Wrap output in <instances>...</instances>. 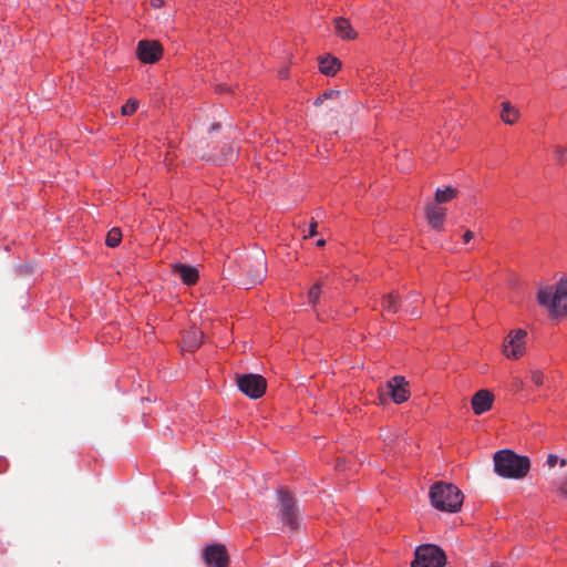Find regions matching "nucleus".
Segmentation results:
<instances>
[{
	"label": "nucleus",
	"mask_w": 567,
	"mask_h": 567,
	"mask_svg": "<svg viewBox=\"0 0 567 567\" xmlns=\"http://www.w3.org/2000/svg\"><path fill=\"white\" fill-rule=\"evenodd\" d=\"M138 106V102L136 100H128L121 109L122 114L125 116L132 115Z\"/></svg>",
	"instance_id": "393cba45"
},
{
	"label": "nucleus",
	"mask_w": 567,
	"mask_h": 567,
	"mask_svg": "<svg viewBox=\"0 0 567 567\" xmlns=\"http://www.w3.org/2000/svg\"><path fill=\"white\" fill-rule=\"evenodd\" d=\"M537 301L547 308L553 318L567 316V276L561 277L555 287L544 286L537 292Z\"/></svg>",
	"instance_id": "f03ea898"
},
{
	"label": "nucleus",
	"mask_w": 567,
	"mask_h": 567,
	"mask_svg": "<svg viewBox=\"0 0 567 567\" xmlns=\"http://www.w3.org/2000/svg\"><path fill=\"white\" fill-rule=\"evenodd\" d=\"M163 53V48L157 41L143 40L137 45V56L144 63H155Z\"/></svg>",
	"instance_id": "9b49d317"
},
{
	"label": "nucleus",
	"mask_w": 567,
	"mask_h": 567,
	"mask_svg": "<svg viewBox=\"0 0 567 567\" xmlns=\"http://www.w3.org/2000/svg\"><path fill=\"white\" fill-rule=\"evenodd\" d=\"M316 245L318 247H323L326 245V240L324 239H319Z\"/></svg>",
	"instance_id": "c9c22d12"
},
{
	"label": "nucleus",
	"mask_w": 567,
	"mask_h": 567,
	"mask_svg": "<svg viewBox=\"0 0 567 567\" xmlns=\"http://www.w3.org/2000/svg\"><path fill=\"white\" fill-rule=\"evenodd\" d=\"M414 556L411 567H444L446 564L445 553L433 544L420 545Z\"/></svg>",
	"instance_id": "39448f33"
},
{
	"label": "nucleus",
	"mask_w": 567,
	"mask_h": 567,
	"mask_svg": "<svg viewBox=\"0 0 567 567\" xmlns=\"http://www.w3.org/2000/svg\"><path fill=\"white\" fill-rule=\"evenodd\" d=\"M380 436L388 445H392L396 441V437L391 433L390 430H381Z\"/></svg>",
	"instance_id": "bb28decb"
},
{
	"label": "nucleus",
	"mask_w": 567,
	"mask_h": 567,
	"mask_svg": "<svg viewBox=\"0 0 567 567\" xmlns=\"http://www.w3.org/2000/svg\"><path fill=\"white\" fill-rule=\"evenodd\" d=\"M122 240V231L120 228H112L111 230H109L107 235H106V239H105V244L109 246V247H117L120 245Z\"/></svg>",
	"instance_id": "4be33fe9"
},
{
	"label": "nucleus",
	"mask_w": 567,
	"mask_h": 567,
	"mask_svg": "<svg viewBox=\"0 0 567 567\" xmlns=\"http://www.w3.org/2000/svg\"><path fill=\"white\" fill-rule=\"evenodd\" d=\"M457 195V189L454 187H446L444 189L437 188L435 192V202L437 204L447 203Z\"/></svg>",
	"instance_id": "aec40b11"
},
{
	"label": "nucleus",
	"mask_w": 567,
	"mask_h": 567,
	"mask_svg": "<svg viewBox=\"0 0 567 567\" xmlns=\"http://www.w3.org/2000/svg\"><path fill=\"white\" fill-rule=\"evenodd\" d=\"M203 559L207 567H228L229 556L225 545L213 544L205 547Z\"/></svg>",
	"instance_id": "1a4fd4ad"
},
{
	"label": "nucleus",
	"mask_w": 567,
	"mask_h": 567,
	"mask_svg": "<svg viewBox=\"0 0 567 567\" xmlns=\"http://www.w3.org/2000/svg\"><path fill=\"white\" fill-rule=\"evenodd\" d=\"M336 33L343 40H353L357 38V32L352 29L350 22L342 18L334 19Z\"/></svg>",
	"instance_id": "f3484780"
},
{
	"label": "nucleus",
	"mask_w": 567,
	"mask_h": 567,
	"mask_svg": "<svg viewBox=\"0 0 567 567\" xmlns=\"http://www.w3.org/2000/svg\"><path fill=\"white\" fill-rule=\"evenodd\" d=\"M203 336L204 333L202 331L195 327H190L183 334L182 351H196L203 342Z\"/></svg>",
	"instance_id": "ddd939ff"
},
{
	"label": "nucleus",
	"mask_w": 567,
	"mask_h": 567,
	"mask_svg": "<svg viewBox=\"0 0 567 567\" xmlns=\"http://www.w3.org/2000/svg\"><path fill=\"white\" fill-rule=\"evenodd\" d=\"M530 379H532L533 383L538 386L544 384V374L539 370L530 371Z\"/></svg>",
	"instance_id": "a878e982"
},
{
	"label": "nucleus",
	"mask_w": 567,
	"mask_h": 567,
	"mask_svg": "<svg viewBox=\"0 0 567 567\" xmlns=\"http://www.w3.org/2000/svg\"><path fill=\"white\" fill-rule=\"evenodd\" d=\"M556 493L559 496L567 498V475H564L553 482Z\"/></svg>",
	"instance_id": "b1692460"
},
{
	"label": "nucleus",
	"mask_w": 567,
	"mask_h": 567,
	"mask_svg": "<svg viewBox=\"0 0 567 567\" xmlns=\"http://www.w3.org/2000/svg\"><path fill=\"white\" fill-rule=\"evenodd\" d=\"M382 307L389 313H396L401 308L399 293L393 291L384 296Z\"/></svg>",
	"instance_id": "a211bd4d"
},
{
	"label": "nucleus",
	"mask_w": 567,
	"mask_h": 567,
	"mask_svg": "<svg viewBox=\"0 0 567 567\" xmlns=\"http://www.w3.org/2000/svg\"><path fill=\"white\" fill-rule=\"evenodd\" d=\"M494 472L511 480H522L530 471V460L526 455L516 454L512 450H499L493 456Z\"/></svg>",
	"instance_id": "f257e3e1"
},
{
	"label": "nucleus",
	"mask_w": 567,
	"mask_h": 567,
	"mask_svg": "<svg viewBox=\"0 0 567 567\" xmlns=\"http://www.w3.org/2000/svg\"><path fill=\"white\" fill-rule=\"evenodd\" d=\"M519 116V112L509 102L502 103V121L506 124L513 125Z\"/></svg>",
	"instance_id": "6ab92c4d"
},
{
	"label": "nucleus",
	"mask_w": 567,
	"mask_h": 567,
	"mask_svg": "<svg viewBox=\"0 0 567 567\" xmlns=\"http://www.w3.org/2000/svg\"><path fill=\"white\" fill-rule=\"evenodd\" d=\"M244 278L240 285L247 289L251 286L260 284L267 274V260L264 251H256L248 255L241 264Z\"/></svg>",
	"instance_id": "20e7f679"
},
{
	"label": "nucleus",
	"mask_w": 567,
	"mask_h": 567,
	"mask_svg": "<svg viewBox=\"0 0 567 567\" xmlns=\"http://www.w3.org/2000/svg\"><path fill=\"white\" fill-rule=\"evenodd\" d=\"M494 395L488 390H480L472 398V409L475 415H481L492 409Z\"/></svg>",
	"instance_id": "f8f14e48"
},
{
	"label": "nucleus",
	"mask_w": 567,
	"mask_h": 567,
	"mask_svg": "<svg viewBox=\"0 0 567 567\" xmlns=\"http://www.w3.org/2000/svg\"><path fill=\"white\" fill-rule=\"evenodd\" d=\"M326 287L324 281L318 280L308 291L309 303L316 306L319 301L321 290Z\"/></svg>",
	"instance_id": "412c9836"
},
{
	"label": "nucleus",
	"mask_w": 567,
	"mask_h": 567,
	"mask_svg": "<svg viewBox=\"0 0 567 567\" xmlns=\"http://www.w3.org/2000/svg\"><path fill=\"white\" fill-rule=\"evenodd\" d=\"M517 386L520 389L523 386V382L519 381V383H517Z\"/></svg>",
	"instance_id": "4c0bfd02"
},
{
	"label": "nucleus",
	"mask_w": 567,
	"mask_h": 567,
	"mask_svg": "<svg viewBox=\"0 0 567 567\" xmlns=\"http://www.w3.org/2000/svg\"><path fill=\"white\" fill-rule=\"evenodd\" d=\"M489 567H502V566L497 563H493Z\"/></svg>",
	"instance_id": "e433bc0d"
},
{
	"label": "nucleus",
	"mask_w": 567,
	"mask_h": 567,
	"mask_svg": "<svg viewBox=\"0 0 567 567\" xmlns=\"http://www.w3.org/2000/svg\"><path fill=\"white\" fill-rule=\"evenodd\" d=\"M385 390V394L390 395L396 404H401L410 398L409 382L401 375L390 379L386 382Z\"/></svg>",
	"instance_id": "9d476101"
},
{
	"label": "nucleus",
	"mask_w": 567,
	"mask_h": 567,
	"mask_svg": "<svg viewBox=\"0 0 567 567\" xmlns=\"http://www.w3.org/2000/svg\"><path fill=\"white\" fill-rule=\"evenodd\" d=\"M565 153H566V148H564L563 146H556V148H555V158L559 163H563L564 162Z\"/></svg>",
	"instance_id": "c85d7f7f"
},
{
	"label": "nucleus",
	"mask_w": 567,
	"mask_h": 567,
	"mask_svg": "<svg viewBox=\"0 0 567 567\" xmlns=\"http://www.w3.org/2000/svg\"><path fill=\"white\" fill-rule=\"evenodd\" d=\"M324 101H326V99H324V97H323V95L321 94V95H319V96L316 99V101L313 102V104H315L316 106H319V105H321Z\"/></svg>",
	"instance_id": "72a5a7b5"
},
{
	"label": "nucleus",
	"mask_w": 567,
	"mask_h": 567,
	"mask_svg": "<svg viewBox=\"0 0 567 567\" xmlns=\"http://www.w3.org/2000/svg\"><path fill=\"white\" fill-rule=\"evenodd\" d=\"M172 268L173 272L178 275L187 286L195 285L199 278L198 270L193 266L177 262L172 265Z\"/></svg>",
	"instance_id": "4468645a"
},
{
	"label": "nucleus",
	"mask_w": 567,
	"mask_h": 567,
	"mask_svg": "<svg viewBox=\"0 0 567 567\" xmlns=\"http://www.w3.org/2000/svg\"><path fill=\"white\" fill-rule=\"evenodd\" d=\"M279 497V511L278 516L284 524H287L291 529L298 528L299 514L295 498L286 491L280 489L278 492Z\"/></svg>",
	"instance_id": "0eeeda50"
},
{
	"label": "nucleus",
	"mask_w": 567,
	"mask_h": 567,
	"mask_svg": "<svg viewBox=\"0 0 567 567\" xmlns=\"http://www.w3.org/2000/svg\"><path fill=\"white\" fill-rule=\"evenodd\" d=\"M236 383L238 389L252 400L261 398L267 389L266 379L255 373L236 374Z\"/></svg>",
	"instance_id": "423d86ee"
},
{
	"label": "nucleus",
	"mask_w": 567,
	"mask_h": 567,
	"mask_svg": "<svg viewBox=\"0 0 567 567\" xmlns=\"http://www.w3.org/2000/svg\"><path fill=\"white\" fill-rule=\"evenodd\" d=\"M317 221L312 220L311 224H310V229H309V236L310 237H313L317 235Z\"/></svg>",
	"instance_id": "7c9ffc66"
},
{
	"label": "nucleus",
	"mask_w": 567,
	"mask_h": 567,
	"mask_svg": "<svg viewBox=\"0 0 567 567\" xmlns=\"http://www.w3.org/2000/svg\"><path fill=\"white\" fill-rule=\"evenodd\" d=\"M164 3V0H151V4L154 7V8H159L162 7Z\"/></svg>",
	"instance_id": "473e14b6"
},
{
	"label": "nucleus",
	"mask_w": 567,
	"mask_h": 567,
	"mask_svg": "<svg viewBox=\"0 0 567 567\" xmlns=\"http://www.w3.org/2000/svg\"><path fill=\"white\" fill-rule=\"evenodd\" d=\"M445 216L446 209L443 207H437L435 205H429L426 207L427 221L434 229L442 230Z\"/></svg>",
	"instance_id": "2eb2a0df"
},
{
	"label": "nucleus",
	"mask_w": 567,
	"mask_h": 567,
	"mask_svg": "<svg viewBox=\"0 0 567 567\" xmlns=\"http://www.w3.org/2000/svg\"><path fill=\"white\" fill-rule=\"evenodd\" d=\"M430 499L436 509L456 513L463 504V494L454 484L436 482L430 489Z\"/></svg>",
	"instance_id": "7ed1b4c3"
},
{
	"label": "nucleus",
	"mask_w": 567,
	"mask_h": 567,
	"mask_svg": "<svg viewBox=\"0 0 567 567\" xmlns=\"http://www.w3.org/2000/svg\"><path fill=\"white\" fill-rule=\"evenodd\" d=\"M559 457L556 454H549L546 460V464L549 468L555 467L558 464Z\"/></svg>",
	"instance_id": "c756f323"
},
{
	"label": "nucleus",
	"mask_w": 567,
	"mask_h": 567,
	"mask_svg": "<svg viewBox=\"0 0 567 567\" xmlns=\"http://www.w3.org/2000/svg\"><path fill=\"white\" fill-rule=\"evenodd\" d=\"M340 68L341 62L332 55H326L319 59V70L324 75L332 76L340 70Z\"/></svg>",
	"instance_id": "dca6fc26"
},
{
	"label": "nucleus",
	"mask_w": 567,
	"mask_h": 567,
	"mask_svg": "<svg viewBox=\"0 0 567 567\" xmlns=\"http://www.w3.org/2000/svg\"><path fill=\"white\" fill-rule=\"evenodd\" d=\"M527 331L523 329L512 330L503 344V352L509 359H518L525 353V339Z\"/></svg>",
	"instance_id": "6e6552de"
},
{
	"label": "nucleus",
	"mask_w": 567,
	"mask_h": 567,
	"mask_svg": "<svg viewBox=\"0 0 567 567\" xmlns=\"http://www.w3.org/2000/svg\"><path fill=\"white\" fill-rule=\"evenodd\" d=\"M322 95L326 100H339L342 95V92L338 90H329L326 91Z\"/></svg>",
	"instance_id": "cd10ccee"
},
{
	"label": "nucleus",
	"mask_w": 567,
	"mask_h": 567,
	"mask_svg": "<svg viewBox=\"0 0 567 567\" xmlns=\"http://www.w3.org/2000/svg\"><path fill=\"white\" fill-rule=\"evenodd\" d=\"M474 237V233L471 230H466L463 235V240L465 244H467L472 238Z\"/></svg>",
	"instance_id": "2f4dec72"
},
{
	"label": "nucleus",
	"mask_w": 567,
	"mask_h": 567,
	"mask_svg": "<svg viewBox=\"0 0 567 567\" xmlns=\"http://www.w3.org/2000/svg\"><path fill=\"white\" fill-rule=\"evenodd\" d=\"M420 301H421V296L419 295V292H416V291L410 292L404 300L405 310L412 316L416 315L417 312H416V309L413 307V305L419 303Z\"/></svg>",
	"instance_id": "5701e85b"
},
{
	"label": "nucleus",
	"mask_w": 567,
	"mask_h": 567,
	"mask_svg": "<svg viewBox=\"0 0 567 567\" xmlns=\"http://www.w3.org/2000/svg\"><path fill=\"white\" fill-rule=\"evenodd\" d=\"M558 464H559L561 467H565V466H567V460H566V458H559Z\"/></svg>",
	"instance_id": "f704fd0d"
}]
</instances>
